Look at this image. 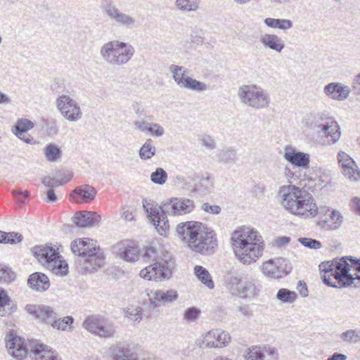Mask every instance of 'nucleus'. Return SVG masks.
Here are the masks:
<instances>
[{"mask_svg":"<svg viewBox=\"0 0 360 360\" xmlns=\"http://www.w3.org/2000/svg\"><path fill=\"white\" fill-rule=\"evenodd\" d=\"M178 236L193 251L208 255L214 252L218 244L214 231L198 221H186L176 229Z\"/></svg>","mask_w":360,"mask_h":360,"instance_id":"1","label":"nucleus"},{"mask_svg":"<svg viewBox=\"0 0 360 360\" xmlns=\"http://www.w3.org/2000/svg\"><path fill=\"white\" fill-rule=\"evenodd\" d=\"M278 198L281 205L290 213L304 218L318 214V207L312 195L304 188L284 185L279 188Z\"/></svg>","mask_w":360,"mask_h":360,"instance_id":"2","label":"nucleus"},{"mask_svg":"<svg viewBox=\"0 0 360 360\" xmlns=\"http://www.w3.org/2000/svg\"><path fill=\"white\" fill-rule=\"evenodd\" d=\"M236 256L244 264H250L262 256L264 241L257 232L248 227L234 231L231 238Z\"/></svg>","mask_w":360,"mask_h":360,"instance_id":"3","label":"nucleus"},{"mask_svg":"<svg viewBox=\"0 0 360 360\" xmlns=\"http://www.w3.org/2000/svg\"><path fill=\"white\" fill-rule=\"evenodd\" d=\"M142 257L152 264L140 271L141 277L148 281H161L172 276L175 262L169 252L163 250L158 252L153 247H146Z\"/></svg>","mask_w":360,"mask_h":360,"instance_id":"4","label":"nucleus"},{"mask_svg":"<svg viewBox=\"0 0 360 360\" xmlns=\"http://www.w3.org/2000/svg\"><path fill=\"white\" fill-rule=\"evenodd\" d=\"M72 253L79 257V271L93 273L102 266L105 255L96 241L89 238H77L71 243Z\"/></svg>","mask_w":360,"mask_h":360,"instance_id":"5","label":"nucleus"},{"mask_svg":"<svg viewBox=\"0 0 360 360\" xmlns=\"http://www.w3.org/2000/svg\"><path fill=\"white\" fill-rule=\"evenodd\" d=\"M32 251L39 262L54 274L64 276L68 274V263L52 245L35 246Z\"/></svg>","mask_w":360,"mask_h":360,"instance_id":"6","label":"nucleus"},{"mask_svg":"<svg viewBox=\"0 0 360 360\" xmlns=\"http://www.w3.org/2000/svg\"><path fill=\"white\" fill-rule=\"evenodd\" d=\"M229 292L242 299L252 300L259 295L261 285L253 278L243 277L242 274H231L226 280Z\"/></svg>","mask_w":360,"mask_h":360,"instance_id":"7","label":"nucleus"},{"mask_svg":"<svg viewBox=\"0 0 360 360\" xmlns=\"http://www.w3.org/2000/svg\"><path fill=\"white\" fill-rule=\"evenodd\" d=\"M134 51L131 44L113 40L101 46L100 54L107 63L111 65H122L132 58Z\"/></svg>","mask_w":360,"mask_h":360,"instance_id":"8","label":"nucleus"},{"mask_svg":"<svg viewBox=\"0 0 360 360\" xmlns=\"http://www.w3.org/2000/svg\"><path fill=\"white\" fill-rule=\"evenodd\" d=\"M352 256H345L340 259H333V278L335 282L332 281L330 276L322 275V282L326 285L332 288H345L354 283V281L358 279L360 281V276L354 278L349 274V267L353 266L351 264Z\"/></svg>","mask_w":360,"mask_h":360,"instance_id":"9","label":"nucleus"},{"mask_svg":"<svg viewBox=\"0 0 360 360\" xmlns=\"http://www.w3.org/2000/svg\"><path fill=\"white\" fill-rule=\"evenodd\" d=\"M238 96L242 103L255 110L266 108L271 98L266 90L256 84H245L239 87Z\"/></svg>","mask_w":360,"mask_h":360,"instance_id":"10","label":"nucleus"},{"mask_svg":"<svg viewBox=\"0 0 360 360\" xmlns=\"http://www.w3.org/2000/svg\"><path fill=\"white\" fill-rule=\"evenodd\" d=\"M82 326L89 333L103 338H112L116 331L112 321L98 314L88 316L83 321Z\"/></svg>","mask_w":360,"mask_h":360,"instance_id":"11","label":"nucleus"},{"mask_svg":"<svg viewBox=\"0 0 360 360\" xmlns=\"http://www.w3.org/2000/svg\"><path fill=\"white\" fill-rule=\"evenodd\" d=\"M56 105L60 114L70 122H77L82 117L79 103L68 95L57 98Z\"/></svg>","mask_w":360,"mask_h":360,"instance_id":"12","label":"nucleus"},{"mask_svg":"<svg viewBox=\"0 0 360 360\" xmlns=\"http://www.w3.org/2000/svg\"><path fill=\"white\" fill-rule=\"evenodd\" d=\"M193 208V201L188 198H171L162 204V210L171 216L190 213Z\"/></svg>","mask_w":360,"mask_h":360,"instance_id":"13","label":"nucleus"},{"mask_svg":"<svg viewBox=\"0 0 360 360\" xmlns=\"http://www.w3.org/2000/svg\"><path fill=\"white\" fill-rule=\"evenodd\" d=\"M230 341L231 336L228 332L221 329H214L204 336L202 345L205 348H222Z\"/></svg>","mask_w":360,"mask_h":360,"instance_id":"14","label":"nucleus"},{"mask_svg":"<svg viewBox=\"0 0 360 360\" xmlns=\"http://www.w3.org/2000/svg\"><path fill=\"white\" fill-rule=\"evenodd\" d=\"M331 118L332 117L326 112H311L304 117L302 124L304 127L317 134H321L325 127H328V122Z\"/></svg>","mask_w":360,"mask_h":360,"instance_id":"15","label":"nucleus"},{"mask_svg":"<svg viewBox=\"0 0 360 360\" xmlns=\"http://www.w3.org/2000/svg\"><path fill=\"white\" fill-rule=\"evenodd\" d=\"M247 360H278V350L272 346H255L249 349Z\"/></svg>","mask_w":360,"mask_h":360,"instance_id":"16","label":"nucleus"},{"mask_svg":"<svg viewBox=\"0 0 360 360\" xmlns=\"http://www.w3.org/2000/svg\"><path fill=\"white\" fill-rule=\"evenodd\" d=\"M6 347L9 354L18 360L23 359L27 354L24 339L15 335L10 334L8 336Z\"/></svg>","mask_w":360,"mask_h":360,"instance_id":"17","label":"nucleus"},{"mask_svg":"<svg viewBox=\"0 0 360 360\" xmlns=\"http://www.w3.org/2000/svg\"><path fill=\"white\" fill-rule=\"evenodd\" d=\"M149 296L150 307H157L165 305L167 303L175 301L178 298V293L174 290H156L151 291Z\"/></svg>","mask_w":360,"mask_h":360,"instance_id":"18","label":"nucleus"},{"mask_svg":"<svg viewBox=\"0 0 360 360\" xmlns=\"http://www.w3.org/2000/svg\"><path fill=\"white\" fill-rule=\"evenodd\" d=\"M323 213L326 218L321 220L319 224L324 229L335 230L343 223V216L338 210H330L328 207L321 208L318 213Z\"/></svg>","mask_w":360,"mask_h":360,"instance_id":"19","label":"nucleus"},{"mask_svg":"<svg viewBox=\"0 0 360 360\" xmlns=\"http://www.w3.org/2000/svg\"><path fill=\"white\" fill-rule=\"evenodd\" d=\"M348 86L340 82H331L323 88V93L330 99L342 101L347 99L350 94Z\"/></svg>","mask_w":360,"mask_h":360,"instance_id":"20","label":"nucleus"},{"mask_svg":"<svg viewBox=\"0 0 360 360\" xmlns=\"http://www.w3.org/2000/svg\"><path fill=\"white\" fill-rule=\"evenodd\" d=\"M25 309L29 314L51 325H52L55 319L58 316L56 312L51 307L47 306L27 304Z\"/></svg>","mask_w":360,"mask_h":360,"instance_id":"21","label":"nucleus"},{"mask_svg":"<svg viewBox=\"0 0 360 360\" xmlns=\"http://www.w3.org/2000/svg\"><path fill=\"white\" fill-rule=\"evenodd\" d=\"M72 220L78 227L86 228L98 224L101 220V217L96 212L81 211L75 214Z\"/></svg>","mask_w":360,"mask_h":360,"instance_id":"22","label":"nucleus"},{"mask_svg":"<svg viewBox=\"0 0 360 360\" xmlns=\"http://www.w3.org/2000/svg\"><path fill=\"white\" fill-rule=\"evenodd\" d=\"M284 158L294 167L306 169L309 165V155L303 152L296 151L291 148H286Z\"/></svg>","mask_w":360,"mask_h":360,"instance_id":"23","label":"nucleus"},{"mask_svg":"<svg viewBox=\"0 0 360 360\" xmlns=\"http://www.w3.org/2000/svg\"><path fill=\"white\" fill-rule=\"evenodd\" d=\"M167 214V213L162 210V206L160 207V210H151L149 212L148 217L161 236L165 235L169 228Z\"/></svg>","mask_w":360,"mask_h":360,"instance_id":"24","label":"nucleus"},{"mask_svg":"<svg viewBox=\"0 0 360 360\" xmlns=\"http://www.w3.org/2000/svg\"><path fill=\"white\" fill-rule=\"evenodd\" d=\"M30 357L32 360H60L55 351L43 344L35 345L30 350Z\"/></svg>","mask_w":360,"mask_h":360,"instance_id":"25","label":"nucleus"},{"mask_svg":"<svg viewBox=\"0 0 360 360\" xmlns=\"http://www.w3.org/2000/svg\"><path fill=\"white\" fill-rule=\"evenodd\" d=\"M96 195L94 188L84 185L76 188L70 194V197L77 203L88 202L93 200Z\"/></svg>","mask_w":360,"mask_h":360,"instance_id":"26","label":"nucleus"},{"mask_svg":"<svg viewBox=\"0 0 360 360\" xmlns=\"http://www.w3.org/2000/svg\"><path fill=\"white\" fill-rule=\"evenodd\" d=\"M112 360H139L136 349L129 345H117L112 349Z\"/></svg>","mask_w":360,"mask_h":360,"instance_id":"27","label":"nucleus"},{"mask_svg":"<svg viewBox=\"0 0 360 360\" xmlns=\"http://www.w3.org/2000/svg\"><path fill=\"white\" fill-rule=\"evenodd\" d=\"M107 15L117 22L131 27L135 22V19L120 11L115 6L108 5L105 8Z\"/></svg>","mask_w":360,"mask_h":360,"instance_id":"28","label":"nucleus"},{"mask_svg":"<svg viewBox=\"0 0 360 360\" xmlns=\"http://www.w3.org/2000/svg\"><path fill=\"white\" fill-rule=\"evenodd\" d=\"M262 272L264 275L272 278H280L286 275L288 271L281 266L280 259L277 261L269 260L262 265Z\"/></svg>","mask_w":360,"mask_h":360,"instance_id":"29","label":"nucleus"},{"mask_svg":"<svg viewBox=\"0 0 360 360\" xmlns=\"http://www.w3.org/2000/svg\"><path fill=\"white\" fill-rule=\"evenodd\" d=\"M30 288L36 291H45L50 285L49 278L42 273L36 272L31 274L27 280Z\"/></svg>","mask_w":360,"mask_h":360,"instance_id":"30","label":"nucleus"},{"mask_svg":"<svg viewBox=\"0 0 360 360\" xmlns=\"http://www.w3.org/2000/svg\"><path fill=\"white\" fill-rule=\"evenodd\" d=\"M260 42L264 47L278 53H281L285 47L283 40L276 34H263L260 37Z\"/></svg>","mask_w":360,"mask_h":360,"instance_id":"31","label":"nucleus"},{"mask_svg":"<svg viewBox=\"0 0 360 360\" xmlns=\"http://www.w3.org/2000/svg\"><path fill=\"white\" fill-rule=\"evenodd\" d=\"M321 133L328 139V144L335 143L341 136L340 126L333 117L329 120L328 127H325Z\"/></svg>","mask_w":360,"mask_h":360,"instance_id":"32","label":"nucleus"},{"mask_svg":"<svg viewBox=\"0 0 360 360\" xmlns=\"http://www.w3.org/2000/svg\"><path fill=\"white\" fill-rule=\"evenodd\" d=\"M214 189V181L213 179L207 176L202 177L195 186L194 191L198 193L200 195H207L211 193Z\"/></svg>","mask_w":360,"mask_h":360,"instance_id":"33","label":"nucleus"},{"mask_svg":"<svg viewBox=\"0 0 360 360\" xmlns=\"http://www.w3.org/2000/svg\"><path fill=\"white\" fill-rule=\"evenodd\" d=\"M118 255L120 258L126 262H134L136 261L140 255V250L138 247L127 246L123 248H120Z\"/></svg>","mask_w":360,"mask_h":360,"instance_id":"34","label":"nucleus"},{"mask_svg":"<svg viewBox=\"0 0 360 360\" xmlns=\"http://www.w3.org/2000/svg\"><path fill=\"white\" fill-rule=\"evenodd\" d=\"M264 22L269 27L281 30H288L292 27V22L288 19L267 18Z\"/></svg>","mask_w":360,"mask_h":360,"instance_id":"35","label":"nucleus"},{"mask_svg":"<svg viewBox=\"0 0 360 360\" xmlns=\"http://www.w3.org/2000/svg\"><path fill=\"white\" fill-rule=\"evenodd\" d=\"M44 155L49 162H55L61 158L62 150L58 146L50 143L44 148Z\"/></svg>","mask_w":360,"mask_h":360,"instance_id":"36","label":"nucleus"},{"mask_svg":"<svg viewBox=\"0 0 360 360\" xmlns=\"http://www.w3.org/2000/svg\"><path fill=\"white\" fill-rule=\"evenodd\" d=\"M169 71L172 73V77L176 84L181 88L186 80L187 70L183 66L176 65H171L169 66Z\"/></svg>","mask_w":360,"mask_h":360,"instance_id":"37","label":"nucleus"},{"mask_svg":"<svg viewBox=\"0 0 360 360\" xmlns=\"http://www.w3.org/2000/svg\"><path fill=\"white\" fill-rule=\"evenodd\" d=\"M195 275L208 288L212 289L214 286L211 276L208 271L202 266H195L194 268Z\"/></svg>","mask_w":360,"mask_h":360,"instance_id":"38","label":"nucleus"},{"mask_svg":"<svg viewBox=\"0 0 360 360\" xmlns=\"http://www.w3.org/2000/svg\"><path fill=\"white\" fill-rule=\"evenodd\" d=\"M184 82H185L181 88H186L198 92L205 91L208 89L207 84L198 80H196L195 79H193L191 77H187L186 80H185Z\"/></svg>","mask_w":360,"mask_h":360,"instance_id":"39","label":"nucleus"},{"mask_svg":"<svg viewBox=\"0 0 360 360\" xmlns=\"http://www.w3.org/2000/svg\"><path fill=\"white\" fill-rule=\"evenodd\" d=\"M123 314L129 320L139 323L143 319V309L140 307H130L123 309Z\"/></svg>","mask_w":360,"mask_h":360,"instance_id":"40","label":"nucleus"},{"mask_svg":"<svg viewBox=\"0 0 360 360\" xmlns=\"http://www.w3.org/2000/svg\"><path fill=\"white\" fill-rule=\"evenodd\" d=\"M217 157L220 162L233 164L237 160V153L233 148H226L221 150Z\"/></svg>","mask_w":360,"mask_h":360,"instance_id":"41","label":"nucleus"},{"mask_svg":"<svg viewBox=\"0 0 360 360\" xmlns=\"http://www.w3.org/2000/svg\"><path fill=\"white\" fill-rule=\"evenodd\" d=\"M341 340L346 344H356L360 341V330L349 329L340 334Z\"/></svg>","mask_w":360,"mask_h":360,"instance_id":"42","label":"nucleus"},{"mask_svg":"<svg viewBox=\"0 0 360 360\" xmlns=\"http://www.w3.org/2000/svg\"><path fill=\"white\" fill-rule=\"evenodd\" d=\"M150 139L146 140L139 150V156L142 160L150 159L155 154V147L152 144Z\"/></svg>","mask_w":360,"mask_h":360,"instance_id":"43","label":"nucleus"},{"mask_svg":"<svg viewBox=\"0 0 360 360\" xmlns=\"http://www.w3.org/2000/svg\"><path fill=\"white\" fill-rule=\"evenodd\" d=\"M22 240V236L18 233L0 231V243L15 244Z\"/></svg>","mask_w":360,"mask_h":360,"instance_id":"44","label":"nucleus"},{"mask_svg":"<svg viewBox=\"0 0 360 360\" xmlns=\"http://www.w3.org/2000/svg\"><path fill=\"white\" fill-rule=\"evenodd\" d=\"M297 297L295 292L291 291L287 288L278 290L276 294V298L284 303H293Z\"/></svg>","mask_w":360,"mask_h":360,"instance_id":"45","label":"nucleus"},{"mask_svg":"<svg viewBox=\"0 0 360 360\" xmlns=\"http://www.w3.org/2000/svg\"><path fill=\"white\" fill-rule=\"evenodd\" d=\"M176 6L181 11H193L198 8L197 0H176Z\"/></svg>","mask_w":360,"mask_h":360,"instance_id":"46","label":"nucleus"},{"mask_svg":"<svg viewBox=\"0 0 360 360\" xmlns=\"http://www.w3.org/2000/svg\"><path fill=\"white\" fill-rule=\"evenodd\" d=\"M34 123L25 118L19 119L16 124L13 126L12 131L27 132L34 127Z\"/></svg>","mask_w":360,"mask_h":360,"instance_id":"47","label":"nucleus"},{"mask_svg":"<svg viewBox=\"0 0 360 360\" xmlns=\"http://www.w3.org/2000/svg\"><path fill=\"white\" fill-rule=\"evenodd\" d=\"M167 179V173L161 167H158L150 174V180L153 183L162 185Z\"/></svg>","mask_w":360,"mask_h":360,"instance_id":"48","label":"nucleus"},{"mask_svg":"<svg viewBox=\"0 0 360 360\" xmlns=\"http://www.w3.org/2000/svg\"><path fill=\"white\" fill-rule=\"evenodd\" d=\"M74 319L72 316H68L63 318H56L55 321L52 323V327L53 328L65 330L68 326H71L73 323Z\"/></svg>","mask_w":360,"mask_h":360,"instance_id":"49","label":"nucleus"},{"mask_svg":"<svg viewBox=\"0 0 360 360\" xmlns=\"http://www.w3.org/2000/svg\"><path fill=\"white\" fill-rule=\"evenodd\" d=\"M15 278V273L8 267L0 268V283H11Z\"/></svg>","mask_w":360,"mask_h":360,"instance_id":"50","label":"nucleus"},{"mask_svg":"<svg viewBox=\"0 0 360 360\" xmlns=\"http://www.w3.org/2000/svg\"><path fill=\"white\" fill-rule=\"evenodd\" d=\"M11 298L7 295L6 292L0 288V316H4L6 314L5 307L9 305Z\"/></svg>","mask_w":360,"mask_h":360,"instance_id":"51","label":"nucleus"},{"mask_svg":"<svg viewBox=\"0 0 360 360\" xmlns=\"http://www.w3.org/2000/svg\"><path fill=\"white\" fill-rule=\"evenodd\" d=\"M298 240L304 247L310 249L318 250L321 248V243L316 239L310 238H300Z\"/></svg>","mask_w":360,"mask_h":360,"instance_id":"52","label":"nucleus"},{"mask_svg":"<svg viewBox=\"0 0 360 360\" xmlns=\"http://www.w3.org/2000/svg\"><path fill=\"white\" fill-rule=\"evenodd\" d=\"M42 184L49 189H53L56 187L61 186V181H60V175H57L55 177L45 176L42 179Z\"/></svg>","mask_w":360,"mask_h":360,"instance_id":"53","label":"nucleus"},{"mask_svg":"<svg viewBox=\"0 0 360 360\" xmlns=\"http://www.w3.org/2000/svg\"><path fill=\"white\" fill-rule=\"evenodd\" d=\"M294 175L292 178V180L295 181L293 183V185L300 184V186H303L302 188H304L306 184H302V181H304L307 179V176L305 172H304V174H302L303 170L300 169V167H294Z\"/></svg>","mask_w":360,"mask_h":360,"instance_id":"54","label":"nucleus"},{"mask_svg":"<svg viewBox=\"0 0 360 360\" xmlns=\"http://www.w3.org/2000/svg\"><path fill=\"white\" fill-rule=\"evenodd\" d=\"M294 175L292 178V180L295 181L293 183V185L300 184V186H303L302 188H304L306 184H302V181H304L307 179V176L305 172H304V174H302L303 170L300 169V167H294Z\"/></svg>","mask_w":360,"mask_h":360,"instance_id":"55","label":"nucleus"},{"mask_svg":"<svg viewBox=\"0 0 360 360\" xmlns=\"http://www.w3.org/2000/svg\"><path fill=\"white\" fill-rule=\"evenodd\" d=\"M200 310L196 307L187 309L184 314V319L187 321H195L198 318Z\"/></svg>","mask_w":360,"mask_h":360,"instance_id":"56","label":"nucleus"},{"mask_svg":"<svg viewBox=\"0 0 360 360\" xmlns=\"http://www.w3.org/2000/svg\"><path fill=\"white\" fill-rule=\"evenodd\" d=\"M333 260L323 262L319 264V270L321 273H324L323 275L330 276L331 278L333 276Z\"/></svg>","mask_w":360,"mask_h":360,"instance_id":"57","label":"nucleus"},{"mask_svg":"<svg viewBox=\"0 0 360 360\" xmlns=\"http://www.w3.org/2000/svg\"><path fill=\"white\" fill-rule=\"evenodd\" d=\"M151 135L156 137H161L165 134V130L162 127L157 123H149L148 131Z\"/></svg>","mask_w":360,"mask_h":360,"instance_id":"58","label":"nucleus"},{"mask_svg":"<svg viewBox=\"0 0 360 360\" xmlns=\"http://www.w3.org/2000/svg\"><path fill=\"white\" fill-rule=\"evenodd\" d=\"M348 174H347L345 172H342V173L344 174L345 177L349 179L351 181H357L360 178V170L359 169L357 165H356V167H350L347 169Z\"/></svg>","mask_w":360,"mask_h":360,"instance_id":"59","label":"nucleus"},{"mask_svg":"<svg viewBox=\"0 0 360 360\" xmlns=\"http://www.w3.org/2000/svg\"><path fill=\"white\" fill-rule=\"evenodd\" d=\"M338 160L340 167H342L345 164L354 165V160L348 154L343 151L338 153Z\"/></svg>","mask_w":360,"mask_h":360,"instance_id":"60","label":"nucleus"},{"mask_svg":"<svg viewBox=\"0 0 360 360\" xmlns=\"http://www.w3.org/2000/svg\"><path fill=\"white\" fill-rule=\"evenodd\" d=\"M201 209L205 212L212 214H219L221 211V208L219 205H212L208 202L203 203L201 206Z\"/></svg>","mask_w":360,"mask_h":360,"instance_id":"61","label":"nucleus"},{"mask_svg":"<svg viewBox=\"0 0 360 360\" xmlns=\"http://www.w3.org/2000/svg\"><path fill=\"white\" fill-rule=\"evenodd\" d=\"M18 139L28 144L35 143L34 138L27 132L12 131Z\"/></svg>","mask_w":360,"mask_h":360,"instance_id":"62","label":"nucleus"},{"mask_svg":"<svg viewBox=\"0 0 360 360\" xmlns=\"http://www.w3.org/2000/svg\"><path fill=\"white\" fill-rule=\"evenodd\" d=\"M200 141L205 147L210 150H212L215 148L216 143L214 139L210 135H205L200 139Z\"/></svg>","mask_w":360,"mask_h":360,"instance_id":"63","label":"nucleus"},{"mask_svg":"<svg viewBox=\"0 0 360 360\" xmlns=\"http://www.w3.org/2000/svg\"><path fill=\"white\" fill-rule=\"evenodd\" d=\"M134 128L141 132H146L148 131L149 122L144 120H136L134 123Z\"/></svg>","mask_w":360,"mask_h":360,"instance_id":"64","label":"nucleus"}]
</instances>
